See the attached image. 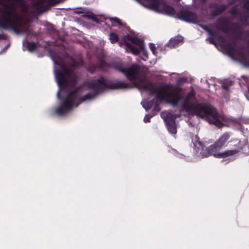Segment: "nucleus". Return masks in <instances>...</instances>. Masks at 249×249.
Listing matches in <instances>:
<instances>
[{
    "mask_svg": "<svg viewBox=\"0 0 249 249\" xmlns=\"http://www.w3.org/2000/svg\"><path fill=\"white\" fill-rule=\"evenodd\" d=\"M239 149V152L245 154H249V142L247 139H244L243 141H239L236 144L234 145V148L233 150Z\"/></svg>",
    "mask_w": 249,
    "mask_h": 249,
    "instance_id": "nucleus-12",
    "label": "nucleus"
},
{
    "mask_svg": "<svg viewBox=\"0 0 249 249\" xmlns=\"http://www.w3.org/2000/svg\"><path fill=\"white\" fill-rule=\"evenodd\" d=\"M200 0L202 2H205L207 1V0Z\"/></svg>",
    "mask_w": 249,
    "mask_h": 249,
    "instance_id": "nucleus-45",
    "label": "nucleus"
},
{
    "mask_svg": "<svg viewBox=\"0 0 249 249\" xmlns=\"http://www.w3.org/2000/svg\"><path fill=\"white\" fill-rule=\"evenodd\" d=\"M237 0H231L229 2V4L230 5H232L234 2H235Z\"/></svg>",
    "mask_w": 249,
    "mask_h": 249,
    "instance_id": "nucleus-39",
    "label": "nucleus"
},
{
    "mask_svg": "<svg viewBox=\"0 0 249 249\" xmlns=\"http://www.w3.org/2000/svg\"><path fill=\"white\" fill-rule=\"evenodd\" d=\"M98 66L99 68L103 70L110 67V65L103 59H101L99 61Z\"/></svg>",
    "mask_w": 249,
    "mask_h": 249,
    "instance_id": "nucleus-21",
    "label": "nucleus"
},
{
    "mask_svg": "<svg viewBox=\"0 0 249 249\" xmlns=\"http://www.w3.org/2000/svg\"><path fill=\"white\" fill-rule=\"evenodd\" d=\"M46 2H47V0H39L38 1L34 2L33 5L34 7L37 8Z\"/></svg>",
    "mask_w": 249,
    "mask_h": 249,
    "instance_id": "nucleus-25",
    "label": "nucleus"
},
{
    "mask_svg": "<svg viewBox=\"0 0 249 249\" xmlns=\"http://www.w3.org/2000/svg\"><path fill=\"white\" fill-rule=\"evenodd\" d=\"M173 87L166 89L165 91L162 92L163 99H156L159 102L165 101L173 107H178L182 102L181 110L189 112L192 115H196L201 118H207L210 124H214L219 128L222 127L224 124L220 120V116L215 108L211 106L205 105L202 103L193 102L196 99V91L192 89L184 97L181 94L182 89L174 84H165Z\"/></svg>",
    "mask_w": 249,
    "mask_h": 249,
    "instance_id": "nucleus-1",
    "label": "nucleus"
},
{
    "mask_svg": "<svg viewBox=\"0 0 249 249\" xmlns=\"http://www.w3.org/2000/svg\"><path fill=\"white\" fill-rule=\"evenodd\" d=\"M225 48L230 53H232L235 51V45L231 42H228L225 44Z\"/></svg>",
    "mask_w": 249,
    "mask_h": 249,
    "instance_id": "nucleus-19",
    "label": "nucleus"
},
{
    "mask_svg": "<svg viewBox=\"0 0 249 249\" xmlns=\"http://www.w3.org/2000/svg\"><path fill=\"white\" fill-rule=\"evenodd\" d=\"M152 117V116H150L149 114L146 115L144 118V122L145 123H149L150 122V119Z\"/></svg>",
    "mask_w": 249,
    "mask_h": 249,
    "instance_id": "nucleus-29",
    "label": "nucleus"
},
{
    "mask_svg": "<svg viewBox=\"0 0 249 249\" xmlns=\"http://www.w3.org/2000/svg\"><path fill=\"white\" fill-rule=\"evenodd\" d=\"M149 2H150L149 7L150 8L154 9L156 11L159 10L160 5V2L159 0H151Z\"/></svg>",
    "mask_w": 249,
    "mask_h": 249,
    "instance_id": "nucleus-18",
    "label": "nucleus"
},
{
    "mask_svg": "<svg viewBox=\"0 0 249 249\" xmlns=\"http://www.w3.org/2000/svg\"><path fill=\"white\" fill-rule=\"evenodd\" d=\"M27 48L30 51H33L37 49L36 44L34 42H28Z\"/></svg>",
    "mask_w": 249,
    "mask_h": 249,
    "instance_id": "nucleus-23",
    "label": "nucleus"
},
{
    "mask_svg": "<svg viewBox=\"0 0 249 249\" xmlns=\"http://www.w3.org/2000/svg\"><path fill=\"white\" fill-rule=\"evenodd\" d=\"M127 39L133 44L138 46L135 47L127 41H124L126 49L130 51L132 53L135 55H138L140 53V51H144V42L142 39L136 37H132L129 36Z\"/></svg>",
    "mask_w": 249,
    "mask_h": 249,
    "instance_id": "nucleus-7",
    "label": "nucleus"
},
{
    "mask_svg": "<svg viewBox=\"0 0 249 249\" xmlns=\"http://www.w3.org/2000/svg\"><path fill=\"white\" fill-rule=\"evenodd\" d=\"M162 10L164 13L170 16H174L176 13L175 9L172 6L168 5H164Z\"/></svg>",
    "mask_w": 249,
    "mask_h": 249,
    "instance_id": "nucleus-15",
    "label": "nucleus"
},
{
    "mask_svg": "<svg viewBox=\"0 0 249 249\" xmlns=\"http://www.w3.org/2000/svg\"><path fill=\"white\" fill-rule=\"evenodd\" d=\"M87 86L88 89L92 90V92L86 94L77 100L78 89L71 90L60 105L56 108L55 112L59 116L64 115L72 109L75 104L76 106H78L80 103L86 100L93 99L100 93L104 92L107 89H117L127 88L128 84L121 81L113 83L101 76L96 79L89 81Z\"/></svg>",
    "mask_w": 249,
    "mask_h": 249,
    "instance_id": "nucleus-2",
    "label": "nucleus"
},
{
    "mask_svg": "<svg viewBox=\"0 0 249 249\" xmlns=\"http://www.w3.org/2000/svg\"><path fill=\"white\" fill-rule=\"evenodd\" d=\"M7 10H3L0 16V28L6 30H12L17 34H24L28 32V28L24 27L21 18L17 12L14 4H6Z\"/></svg>",
    "mask_w": 249,
    "mask_h": 249,
    "instance_id": "nucleus-4",
    "label": "nucleus"
},
{
    "mask_svg": "<svg viewBox=\"0 0 249 249\" xmlns=\"http://www.w3.org/2000/svg\"><path fill=\"white\" fill-rule=\"evenodd\" d=\"M176 119V115L170 113L167 114L164 119L167 129L172 134H176L177 132Z\"/></svg>",
    "mask_w": 249,
    "mask_h": 249,
    "instance_id": "nucleus-9",
    "label": "nucleus"
},
{
    "mask_svg": "<svg viewBox=\"0 0 249 249\" xmlns=\"http://www.w3.org/2000/svg\"><path fill=\"white\" fill-rule=\"evenodd\" d=\"M84 17L88 18V19H91L93 22H95L96 23L99 22L98 18H96L94 15L86 14L84 15Z\"/></svg>",
    "mask_w": 249,
    "mask_h": 249,
    "instance_id": "nucleus-24",
    "label": "nucleus"
},
{
    "mask_svg": "<svg viewBox=\"0 0 249 249\" xmlns=\"http://www.w3.org/2000/svg\"><path fill=\"white\" fill-rule=\"evenodd\" d=\"M78 66V63L76 61L73 62V63L71 64V67H76Z\"/></svg>",
    "mask_w": 249,
    "mask_h": 249,
    "instance_id": "nucleus-35",
    "label": "nucleus"
},
{
    "mask_svg": "<svg viewBox=\"0 0 249 249\" xmlns=\"http://www.w3.org/2000/svg\"><path fill=\"white\" fill-rule=\"evenodd\" d=\"M7 39V35L4 34H0V40H6Z\"/></svg>",
    "mask_w": 249,
    "mask_h": 249,
    "instance_id": "nucleus-33",
    "label": "nucleus"
},
{
    "mask_svg": "<svg viewBox=\"0 0 249 249\" xmlns=\"http://www.w3.org/2000/svg\"><path fill=\"white\" fill-rule=\"evenodd\" d=\"M249 18V12H247L244 15L240 16V18L238 19V20L242 22L244 26L249 25V22L248 21V19Z\"/></svg>",
    "mask_w": 249,
    "mask_h": 249,
    "instance_id": "nucleus-17",
    "label": "nucleus"
},
{
    "mask_svg": "<svg viewBox=\"0 0 249 249\" xmlns=\"http://www.w3.org/2000/svg\"><path fill=\"white\" fill-rule=\"evenodd\" d=\"M196 139H197V142H198V144L200 146H201V142H200V141H199V138L198 137L196 136Z\"/></svg>",
    "mask_w": 249,
    "mask_h": 249,
    "instance_id": "nucleus-40",
    "label": "nucleus"
},
{
    "mask_svg": "<svg viewBox=\"0 0 249 249\" xmlns=\"http://www.w3.org/2000/svg\"><path fill=\"white\" fill-rule=\"evenodd\" d=\"M187 80V78H181L180 80H179V81L180 82H186Z\"/></svg>",
    "mask_w": 249,
    "mask_h": 249,
    "instance_id": "nucleus-42",
    "label": "nucleus"
},
{
    "mask_svg": "<svg viewBox=\"0 0 249 249\" xmlns=\"http://www.w3.org/2000/svg\"><path fill=\"white\" fill-rule=\"evenodd\" d=\"M209 7L212 9L210 12L211 16L213 18H215L226 11L228 6L224 4H219L216 3L212 2L209 4Z\"/></svg>",
    "mask_w": 249,
    "mask_h": 249,
    "instance_id": "nucleus-11",
    "label": "nucleus"
},
{
    "mask_svg": "<svg viewBox=\"0 0 249 249\" xmlns=\"http://www.w3.org/2000/svg\"><path fill=\"white\" fill-rule=\"evenodd\" d=\"M124 41H126L125 39L123 40V41H120L118 42L119 45L120 47H122L123 45H125V44L124 43Z\"/></svg>",
    "mask_w": 249,
    "mask_h": 249,
    "instance_id": "nucleus-38",
    "label": "nucleus"
},
{
    "mask_svg": "<svg viewBox=\"0 0 249 249\" xmlns=\"http://www.w3.org/2000/svg\"><path fill=\"white\" fill-rule=\"evenodd\" d=\"M149 48H150L151 51L154 54L155 52V49H156L155 44L152 43H150L149 44Z\"/></svg>",
    "mask_w": 249,
    "mask_h": 249,
    "instance_id": "nucleus-30",
    "label": "nucleus"
},
{
    "mask_svg": "<svg viewBox=\"0 0 249 249\" xmlns=\"http://www.w3.org/2000/svg\"><path fill=\"white\" fill-rule=\"evenodd\" d=\"M140 52H141V51H140ZM142 52L143 53V54L146 56H147V52L145 50V48L144 47V51H142Z\"/></svg>",
    "mask_w": 249,
    "mask_h": 249,
    "instance_id": "nucleus-41",
    "label": "nucleus"
},
{
    "mask_svg": "<svg viewBox=\"0 0 249 249\" xmlns=\"http://www.w3.org/2000/svg\"><path fill=\"white\" fill-rule=\"evenodd\" d=\"M113 67L117 71L124 73L129 81L137 80L136 87L146 91H149L150 95H155L156 99H163V97L160 93L165 91L166 89L173 87L171 85H162L156 88L151 82L140 76L141 68L138 64H133L127 68H125L121 64H114Z\"/></svg>",
    "mask_w": 249,
    "mask_h": 249,
    "instance_id": "nucleus-3",
    "label": "nucleus"
},
{
    "mask_svg": "<svg viewBox=\"0 0 249 249\" xmlns=\"http://www.w3.org/2000/svg\"><path fill=\"white\" fill-rule=\"evenodd\" d=\"M154 108L153 111H156L159 112L160 110V108L159 107V104L158 103H155L153 106Z\"/></svg>",
    "mask_w": 249,
    "mask_h": 249,
    "instance_id": "nucleus-31",
    "label": "nucleus"
},
{
    "mask_svg": "<svg viewBox=\"0 0 249 249\" xmlns=\"http://www.w3.org/2000/svg\"><path fill=\"white\" fill-rule=\"evenodd\" d=\"M219 40L221 41H223L224 38L222 37H221V36H219Z\"/></svg>",
    "mask_w": 249,
    "mask_h": 249,
    "instance_id": "nucleus-44",
    "label": "nucleus"
},
{
    "mask_svg": "<svg viewBox=\"0 0 249 249\" xmlns=\"http://www.w3.org/2000/svg\"><path fill=\"white\" fill-rule=\"evenodd\" d=\"M231 26L233 27V32L237 33L240 31V28L239 24L237 23H232Z\"/></svg>",
    "mask_w": 249,
    "mask_h": 249,
    "instance_id": "nucleus-26",
    "label": "nucleus"
},
{
    "mask_svg": "<svg viewBox=\"0 0 249 249\" xmlns=\"http://www.w3.org/2000/svg\"><path fill=\"white\" fill-rule=\"evenodd\" d=\"M60 67V70H55V78L60 87L74 86L77 82V75L71 69L67 67L62 63H55Z\"/></svg>",
    "mask_w": 249,
    "mask_h": 249,
    "instance_id": "nucleus-5",
    "label": "nucleus"
},
{
    "mask_svg": "<svg viewBox=\"0 0 249 249\" xmlns=\"http://www.w3.org/2000/svg\"><path fill=\"white\" fill-rule=\"evenodd\" d=\"M200 26L202 28L203 30H204L206 32H207L210 28L207 25H200Z\"/></svg>",
    "mask_w": 249,
    "mask_h": 249,
    "instance_id": "nucleus-34",
    "label": "nucleus"
},
{
    "mask_svg": "<svg viewBox=\"0 0 249 249\" xmlns=\"http://www.w3.org/2000/svg\"><path fill=\"white\" fill-rule=\"evenodd\" d=\"M243 7L246 10H249V0H245L243 2Z\"/></svg>",
    "mask_w": 249,
    "mask_h": 249,
    "instance_id": "nucleus-27",
    "label": "nucleus"
},
{
    "mask_svg": "<svg viewBox=\"0 0 249 249\" xmlns=\"http://www.w3.org/2000/svg\"><path fill=\"white\" fill-rule=\"evenodd\" d=\"M229 24L230 21L228 19L225 17H221L217 19L216 23L213 26L218 30L227 34L231 30Z\"/></svg>",
    "mask_w": 249,
    "mask_h": 249,
    "instance_id": "nucleus-10",
    "label": "nucleus"
},
{
    "mask_svg": "<svg viewBox=\"0 0 249 249\" xmlns=\"http://www.w3.org/2000/svg\"><path fill=\"white\" fill-rule=\"evenodd\" d=\"M240 149L237 150H226L223 152L214 154L213 156L216 158H224L229 156H231L239 153Z\"/></svg>",
    "mask_w": 249,
    "mask_h": 249,
    "instance_id": "nucleus-13",
    "label": "nucleus"
},
{
    "mask_svg": "<svg viewBox=\"0 0 249 249\" xmlns=\"http://www.w3.org/2000/svg\"><path fill=\"white\" fill-rule=\"evenodd\" d=\"M207 32L213 37H216V34L211 29L207 31Z\"/></svg>",
    "mask_w": 249,
    "mask_h": 249,
    "instance_id": "nucleus-32",
    "label": "nucleus"
},
{
    "mask_svg": "<svg viewBox=\"0 0 249 249\" xmlns=\"http://www.w3.org/2000/svg\"><path fill=\"white\" fill-rule=\"evenodd\" d=\"M208 39L209 40L210 43L212 44H215V42L213 38H208Z\"/></svg>",
    "mask_w": 249,
    "mask_h": 249,
    "instance_id": "nucleus-37",
    "label": "nucleus"
},
{
    "mask_svg": "<svg viewBox=\"0 0 249 249\" xmlns=\"http://www.w3.org/2000/svg\"><path fill=\"white\" fill-rule=\"evenodd\" d=\"M110 20L111 22H115L116 23H118L119 25H122L121 21L117 18H110Z\"/></svg>",
    "mask_w": 249,
    "mask_h": 249,
    "instance_id": "nucleus-28",
    "label": "nucleus"
},
{
    "mask_svg": "<svg viewBox=\"0 0 249 249\" xmlns=\"http://www.w3.org/2000/svg\"><path fill=\"white\" fill-rule=\"evenodd\" d=\"M176 17L187 22L193 23H196L197 19V16L195 13L184 9L179 10Z\"/></svg>",
    "mask_w": 249,
    "mask_h": 249,
    "instance_id": "nucleus-8",
    "label": "nucleus"
},
{
    "mask_svg": "<svg viewBox=\"0 0 249 249\" xmlns=\"http://www.w3.org/2000/svg\"><path fill=\"white\" fill-rule=\"evenodd\" d=\"M183 37L181 36H177L172 38L169 40L168 45L170 48H174L183 41Z\"/></svg>",
    "mask_w": 249,
    "mask_h": 249,
    "instance_id": "nucleus-14",
    "label": "nucleus"
},
{
    "mask_svg": "<svg viewBox=\"0 0 249 249\" xmlns=\"http://www.w3.org/2000/svg\"><path fill=\"white\" fill-rule=\"evenodd\" d=\"M82 12H76V13H77V14H80V13H82Z\"/></svg>",
    "mask_w": 249,
    "mask_h": 249,
    "instance_id": "nucleus-46",
    "label": "nucleus"
},
{
    "mask_svg": "<svg viewBox=\"0 0 249 249\" xmlns=\"http://www.w3.org/2000/svg\"><path fill=\"white\" fill-rule=\"evenodd\" d=\"M245 34L246 35V36L247 37H249V31H247L246 32H245Z\"/></svg>",
    "mask_w": 249,
    "mask_h": 249,
    "instance_id": "nucleus-43",
    "label": "nucleus"
},
{
    "mask_svg": "<svg viewBox=\"0 0 249 249\" xmlns=\"http://www.w3.org/2000/svg\"><path fill=\"white\" fill-rule=\"evenodd\" d=\"M231 135L229 132H225L222 134L219 138L215 141V142L208 147L206 148L205 150H202L203 152L202 155L205 157H208L211 155H213L215 152L221 149L228 140L230 138Z\"/></svg>",
    "mask_w": 249,
    "mask_h": 249,
    "instance_id": "nucleus-6",
    "label": "nucleus"
},
{
    "mask_svg": "<svg viewBox=\"0 0 249 249\" xmlns=\"http://www.w3.org/2000/svg\"><path fill=\"white\" fill-rule=\"evenodd\" d=\"M109 40L112 44H114L118 42L119 36L117 34L111 32L109 35Z\"/></svg>",
    "mask_w": 249,
    "mask_h": 249,
    "instance_id": "nucleus-20",
    "label": "nucleus"
},
{
    "mask_svg": "<svg viewBox=\"0 0 249 249\" xmlns=\"http://www.w3.org/2000/svg\"><path fill=\"white\" fill-rule=\"evenodd\" d=\"M229 13L233 17L236 16L239 14L237 6L235 5L233 6L229 10Z\"/></svg>",
    "mask_w": 249,
    "mask_h": 249,
    "instance_id": "nucleus-22",
    "label": "nucleus"
},
{
    "mask_svg": "<svg viewBox=\"0 0 249 249\" xmlns=\"http://www.w3.org/2000/svg\"><path fill=\"white\" fill-rule=\"evenodd\" d=\"M222 88L225 90H228L229 89V86L227 85H222V86H221Z\"/></svg>",
    "mask_w": 249,
    "mask_h": 249,
    "instance_id": "nucleus-36",
    "label": "nucleus"
},
{
    "mask_svg": "<svg viewBox=\"0 0 249 249\" xmlns=\"http://www.w3.org/2000/svg\"><path fill=\"white\" fill-rule=\"evenodd\" d=\"M155 103V102L153 99L150 101H144L142 102V107L146 111L151 109Z\"/></svg>",
    "mask_w": 249,
    "mask_h": 249,
    "instance_id": "nucleus-16",
    "label": "nucleus"
}]
</instances>
